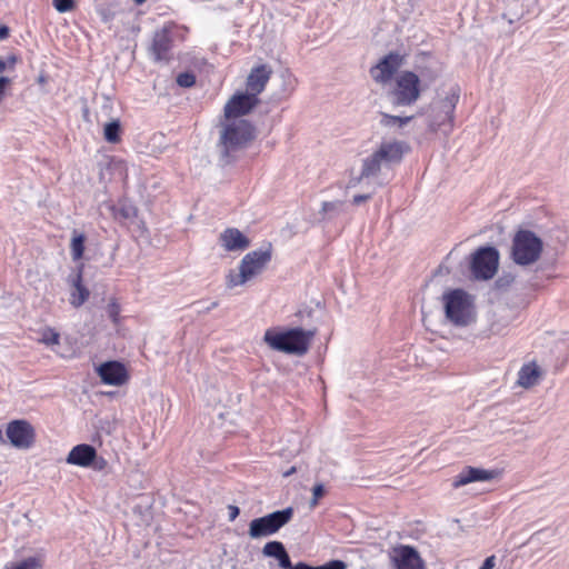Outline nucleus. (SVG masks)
Returning <instances> with one entry per match:
<instances>
[{"label": "nucleus", "mask_w": 569, "mask_h": 569, "mask_svg": "<svg viewBox=\"0 0 569 569\" xmlns=\"http://www.w3.org/2000/svg\"><path fill=\"white\" fill-rule=\"evenodd\" d=\"M120 129L121 127L119 120H112L107 123L103 129L106 140L109 142L117 141L119 139Z\"/></svg>", "instance_id": "cd10ccee"}, {"label": "nucleus", "mask_w": 569, "mask_h": 569, "mask_svg": "<svg viewBox=\"0 0 569 569\" xmlns=\"http://www.w3.org/2000/svg\"><path fill=\"white\" fill-rule=\"evenodd\" d=\"M271 73L272 70L267 64H260L252 68L247 78L248 92L254 94V97H258V94L264 90Z\"/></svg>", "instance_id": "a211bd4d"}, {"label": "nucleus", "mask_w": 569, "mask_h": 569, "mask_svg": "<svg viewBox=\"0 0 569 569\" xmlns=\"http://www.w3.org/2000/svg\"><path fill=\"white\" fill-rule=\"evenodd\" d=\"M259 103V98L250 92L236 93L224 104L223 114L227 120L249 113Z\"/></svg>", "instance_id": "4468645a"}, {"label": "nucleus", "mask_w": 569, "mask_h": 569, "mask_svg": "<svg viewBox=\"0 0 569 569\" xmlns=\"http://www.w3.org/2000/svg\"><path fill=\"white\" fill-rule=\"evenodd\" d=\"M218 306L217 301H213L209 307L206 308L207 311H210L211 309H214Z\"/></svg>", "instance_id": "a18cd8bd"}, {"label": "nucleus", "mask_w": 569, "mask_h": 569, "mask_svg": "<svg viewBox=\"0 0 569 569\" xmlns=\"http://www.w3.org/2000/svg\"><path fill=\"white\" fill-rule=\"evenodd\" d=\"M345 210V202L341 200L323 201L319 210L320 221H330L339 217Z\"/></svg>", "instance_id": "393cba45"}, {"label": "nucleus", "mask_w": 569, "mask_h": 569, "mask_svg": "<svg viewBox=\"0 0 569 569\" xmlns=\"http://www.w3.org/2000/svg\"><path fill=\"white\" fill-rule=\"evenodd\" d=\"M541 372L536 363H527L518 372V383L523 388H530L538 383Z\"/></svg>", "instance_id": "5701e85b"}, {"label": "nucleus", "mask_w": 569, "mask_h": 569, "mask_svg": "<svg viewBox=\"0 0 569 569\" xmlns=\"http://www.w3.org/2000/svg\"><path fill=\"white\" fill-rule=\"evenodd\" d=\"M101 381L110 386H121L128 380L126 367L119 361H107L98 368Z\"/></svg>", "instance_id": "f3484780"}, {"label": "nucleus", "mask_w": 569, "mask_h": 569, "mask_svg": "<svg viewBox=\"0 0 569 569\" xmlns=\"http://www.w3.org/2000/svg\"><path fill=\"white\" fill-rule=\"evenodd\" d=\"M229 511V520L233 521L240 513V509L237 506L230 505L228 506Z\"/></svg>", "instance_id": "a19ab883"}, {"label": "nucleus", "mask_w": 569, "mask_h": 569, "mask_svg": "<svg viewBox=\"0 0 569 569\" xmlns=\"http://www.w3.org/2000/svg\"><path fill=\"white\" fill-rule=\"evenodd\" d=\"M496 565V557L490 556L485 559L481 567L479 569H492Z\"/></svg>", "instance_id": "ea45409f"}, {"label": "nucleus", "mask_w": 569, "mask_h": 569, "mask_svg": "<svg viewBox=\"0 0 569 569\" xmlns=\"http://www.w3.org/2000/svg\"><path fill=\"white\" fill-rule=\"evenodd\" d=\"M325 492L326 490L323 485H316L312 489V499L310 501V506L316 507L318 505L319 499L323 497Z\"/></svg>", "instance_id": "c9c22d12"}, {"label": "nucleus", "mask_w": 569, "mask_h": 569, "mask_svg": "<svg viewBox=\"0 0 569 569\" xmlns=\"http://www.w3.org/2000/svg\"><path fill=\"white\" fill-rule=\"evenodd\" d=\"M138 4L143 3L146 0H134Z\"/></svg>", "instance_id": "09e8293b"}, {"label": "nucleus", "mask_w": 569, "mask_h": 569, "mask_svg": "<svg viewBox=\"0 0 569 569\" xmlns=\"http://www.w3.org/2000/svg\"><path fill=\"white\" fill-rule=\"evenodd\" d=\"M59 339V333L51 328H47L41 336V342H43L47 346L58 345Z\"/></svg>", "instance_id": "c756f323"}, {"label": "nucleus", "mask_w": 569, "mask_h": 569, "mask_svg": "<svg viewBox=\"0 0 569 569\" xmlns=\"http://www.w3.org/2000/svg\"><path fill=\"white\" fill-rule=\"evenodd\" d=\"M107 313L112 322L117 325L119 322L120 306L114 300L110 301L107 307Z\"/></svg>", "instance_id": "72a5a7b5"}, {"label": "nucleus", "mask_w": 569, "mask_h": 569, "mask_svg": "<svg viewBox=\"0 0 569 569\" xmlns=\"http://www.w3.org/2000/svg\"><path fill=\"white\" fill-rule=\"evenodd\" d=\"M313 336V330H303L302 328H292L284 331L269 329L264 332L263 340L273 350L301 356L308 351Z\"/></svg>", "instance_id": "f03ea898"}, {"label": "nucleus", "mask_w": 569, "mask_h": 569, "mask_svg": "<svg viewBox=\"0 0 569 569\" xmlns=\"http://www.w3.org/2000/svg\"><path fill=\"white\" fill-rule=\"evenodd\" d=\"M264 557L274 558L282 569H347V563L342 560H330L321 566H311L305 561L292 565L290 556L281 541L272 540L262 548Z\"/></svg>", "instance_id": "423d86ee"}, {"label": "nucleus", "mask_w": 569, "mask_h": 569, "mask_svg": "<svg viewBox=\"0 0 569 569\" xmlns=\"http://www.w3.org/2000/svg\"><path fill=\"white\" fill-rule=\"evenodd\" d=\"M412 116L410 117H399V116H390L387 113H382L381 122L386 126H399L402 127L412 120Z\"/></svg>", "instance_id": "c85d7f7f"}, {"label": "nucleus", "mask_w": 569, "mask_h": 569, "mask_svg": "<svg viewBox=\"0 0 569 569\" xmlns=\"http://www.w3.org/2000/svg\"><path fill=\"white\" fill-rule=\"evenodd\" d=\"M52 4L58 12L64 13L74 8L73 0H53Z\"/></svg>", "instance_id": "473e14b6"}, {"label": "nucleus", "mask_w": 569, "mask_h": 569, "mask_svg": "<svg viewBox=\"0 0 569 569\" xmlns=\"http://www.w3.org/2000/svg\"><path fill=\"white\" fill-rule=\"evenodd\" d=\"M420 79L412 71H402L396 77L395 86L389 92L393 106L413 104L420 97Z\"/></svg>", "instance_id": "1a4fd4ad"}, {"label": "nucleus", "mask_w": 569, "mask_h": 569, "mask_svg": "<svg viewBox=\"0 0 569 569\" xmlns=\"http://www.w3.org/2000/svg\"><path fill=\"white\" fill-rule=\"evenodd\" d=\"M110 209L113 218L120 223L132 221L138 212L137 208L127 201H120L111 206Z\"/></svg>", "instance_id": "b1692460"}, {"label": "nucleus", "mask_w": 569, "mask_h": 569, "mask_svg": "<svg viewBox=\"0 0 569 569\" xmlns=\"http://www.w3.org/2000/svg\"><path fill=\"white\" fill-rule=\"evenodd\" d=\"M40 565L38 559L30 557L17 563L13 569H38Z\"/></svg>", "instance_id": "f704fd0d"}, {"label": "nucleus", "mask_w": 569, "mask_h": 569, "mask_svg": "<svg viewBox=\"0 0 569 569\" xmlns=\"http://www.w3.org/2000/svg\"><path fill=\"white\" fill-rule=\"evenodd\" d=\"M9 83V79L6 77H0V100L3 97L4 88Z\"/></svg>", "instance_id": "79ce46f5"}, {"label": "nucleus", "mask_w": 569, "mask_h": 569, "mask_svg": "<svg viewBox=\"0 0 569 569\" xmlns=\"http://www.w3.org/2000/svg\"><path fill=\"white\" fill-rule=\"evenodd\" d=\"M499 472L497 470H487L476 467H465L455 478L452 486L455 488L463 487L471 482L490 481L495 479Z\"/></svg>", "instance_id": "dca6fc26"}, {"label": "nucleus", "mask_w": 569, "mask_h": 569, "mask_svg": "<svg viewBox=\"0 0 569 569\" xmlns=\"http://www.w3.org/2000/svg\"><path fill=\"white\" fill-rule=\"evenodd\" d=\"M172 47V38L169 28L157 30L153 36L151 51L157 61H168L170 59V50Z\"/></svg>", "instance_id": "aec40b11"}, {"label": "nucleus", "mask_w": 569, "mask_h": 569, "mask_svg": "<svg viewBox=\"0 0 569 569\" xmlns=\"http://www.w3.org/2000/svg\"><path fill=\"white\" fill-rule=\"evenodd\" d=\"M442 300L446 317L450 322L456 326L469 323L472 298L468 292L463 289H452L443 293Z\"/></svg>", "instance_id": "0eeeda50"}, {"label": "nucleus", "mask_w": 569, "mask_h": 569, "mask_svg": "<svg viewBox=\"0 0 569 569\" xmlns=\"http://www.w3.org/2000/svg\"><path fill=\"white\" fill-rule=\"evenodd\" d=\"M362 179H368L367 177H362V171L360 172V176L358 177H352L348 183H347V189H351V188H356Z\"/></svg>", "instance_id": "58836bf2"}, {"label": "nucleus", "mask_w": 569, "mask_h": 569, "mask_svg": "<svg viewBox=\"0 0 569 569\" xmlns=\"http://www.w3.org/2000/svg\"><path fill=\"white\" fill-rule=\"evenodd\" d=\"M141 147L148 148L150 144H140Z\"/></svg>", "instance_id": "8fccbe9b"}, {"label": "nucleus", "mask_w": 569, "mask_h": 569, "mask_svg": "<svg viewBox=\"0 0 569 569\" xmlns=\"http://www.w3.org/2000/svg\"><path fill=\"white\" fill-rule=\"evenodd\" d=\"M293 508L287 507L250 521L248 535L251 539H260L277 533L293 517Z\"/></svg>", "instance_id": "6e6552de"}, {"label": "nucleus", "mask_w": 569, "mask_h": 569, "mask_svg": "<svg viewBox=\"0 0 569 569\" xmlns=\"http://www.w3.org/2000/svg\"><path fill=\"white\" fill-rule=\"evenodd\" d=\"M459 90L451 88L430 103L426 112V123L431 131L449 133L453 128V113L459 101Z\"/></svg>", "instance_id": "f257e3e1"}, {"label": "nucleus", "mask_w": 569, "mask_h": 569, "mask_svg": "<svg viewBox=\"0 0 569 569\" xmlns=\"http://www.w3.org/2000/svg\"><path fill=\"white\" fill-rule=\"evenodd\" d=\"M405 56L398 52H390L385 56L373 68L370 70L372 79L381 84L388 83L395 73L403 66Z\"/></svg>", "instance_id": "ddd939ff"}, {"label": "nucleus", "mask_w": 569, "mask_h": 569, "mask_svg": "<svg viewBox=\"0 0 569 569\" xmlns=\"http://www.w3.org/2000/svg\"><path fill=\"white\" fill-rule=\"evenodd\" d=\"M0 441H1V442H4V441H6L1 429H0Z\"/></svg>", "instance_id": "de8ad7c7"}, {"label": "nucleus", "mask_w": 569, "mask_h": 569, "mask_svg": "<svg viewBox=\"0 0 569 569\" xmlns=\"http://www.w3.org/2000/svg\"><path fill=\"white\" fill-rule=\"evenodd\" d=\"M372 192L371 193H365V194H356L353 196L351 202L352 204L355 206H360L361 203L370 200L372 198Z\"/></svg>", "instance_id": "4c0bfd02"}, {"label": "nucleus", "mask_w": 569, "mask_h": 569, "mask_svg": "<svg viewBox=\"0 0 569 569\" xmlns=\"http://www.w3.org/2000/svg\"><path fill=\"white\" fill-rule=\"evenodd\" d=\"M295 472H296V467H291L288 471H286V472L283 473V476H284V477H289V476H291V475H292V473H295Z\"/></svg>", "instance_id": "c03bdc74"}, {"label": "nucleus", "mask_w": 569, "mask_h": 569, "mask_svg": "<svg viewBox=\"0 0 569 569\" xmlns=\"http://www.w3.org/2000/svg\"><path fill=\"white\" fill-rule=\"evenodd\" d=\"M220 244L226 251H244L250 246V240L237 228H227L219 237Z\"/></svg>", "instance_id": "6ab92c4d"}, {"label": "nucleus", "mask_w": 569, "mask_h": 569, "mask_svg": "<svg viewBox=\"0 0 569 569\" xmlns=\"http://www.w3.org/2000/svg\"><path fill=\"white\" fill-rule=\"evenodd\" d=\"M96 458V448L88 443H81L74 446L68 457L67 462L83 468H88L92 465V460Z\"/></svg>", "instance_id": "412c9836"}, {"label": "nucleus", "mask_w": 569, "mask_h": 569, "mask_svg": "<svg viewBox=\"0 0 569 569\" xmlns=\"http://www.w3.org/2000/svg\"><path fill=\"white\" fill-rule=\"evenodd\" d=\"M9 37V28L6 26L0 27V40H4Z\"/></svg>", "instance_id": "37998d69"}, {"label": "nucleus", "mask_w": 569, "mask_h": 569, "mask_svg": "<svg viewBox=\"0 0 569 569\" xmlns=\"http://www.w3.org/2000/svg\"><path fill=\"white\" fill-rule=\"evenodd\" d=\"M6 436L17 449H29L36 441V430L27 420H12L7 425Z\"/></svg>", "instance_id": "f8f14e48"}, {"label": "nucleus", "mask_w": 569, "mask_h": 569, "mask_svg": "<svg viewBox=\"0 0 569 569\" xmlns=\"http://www.w3.org/2000/svg\"><path fill=\"white\" fill-rule=\"evenodd\" d=\"M69 283L71 286L70 303L74 308H80L90 297L89 289L82 283L81 271L70 276Z\"/></svg>", "instance_id": "4be33fe9"}, {"label": "nucleus", "mask_w": 569, "mask_h": 569, "mask_svg": "<svg viewBox=\"0 0 569 569\" xmlns=\"http://www.w3.org/2000/svg\"><path fill=\"white\" fill-rule=\"evenodd\" d=\"M392 562L396 569H425V561L412 546L402 545L395 548Z\"/></svg>", "instance_id": "2eb2a0df"}, {"label": "nucleus", "mask_w": 569, "mask_h": 569, "mask_svg": "<svg viewBox=\"0 0 569 569\" xmlns=\"http://www.w3.org/2000/svg\"><path fill=\"white\" fill-rule=\"evenodd\" d=\"M542 250L543 242L533 231L520 229L512 238L510 258L518 266H529L540 259Z\"/></svg>", "instance_id": "20e7f679"}, {"label": "nucleus", "mask_w": 569, "mask_h": 569, "mask_svg": "<svg viewBox=\"0 0 569 569\" xmlns=\"http://www.w3.org/2000/svg\"><path fill=\"white\" fill-rule=\"evenodd\" d=\"M515 276L512 273H502L495 282V286L499 290L508 289L515 282Z\"/></svg>", "instance_id": "7c9ffc66"}, {"label": "nucleus", "mask_w": 569, "mask_h": 569, "mask_svg": "<svg viewBox=\"0 0 569 569\" xmlns=\"http://www.w3.org/2000/svg\"><path fill=\"white\" fill-rule=\"evenodd\" d=\"M247 144H219L220 164L228 166L232 163Z\"/></svg>", "instance_id": "a878e982"}, {"label": "nucleus", "mask_w": 569, "mask_h": 569, "mask_svg": "<svg viewBox=\"0 0 569 569\" xmlns=\"http://www.w3.org/2000/svg\"><path fill=\"white\" fill-rule=\"evenodd\" d=\"M500 253L497 248L486 246L478 248L471 256L470 270L476 280H490L499 267Z\"/></svg>", "instance_id": "9d476101"}, {"label": "nucleus", "mask_w": 569, "mask_h": 569, "mask_svg": "<svg viewBox=\"0 0 569 569\" xmlns=\"http://www.w3.org/2000/svg\"><path fill=\"white\" fill-rule=\"evenodd\" d=\"M260 138V131L248 120L230 119L222 127L220 142H250Z\"/></svg>", "instance_id": "9b49d317"}, {"label": "nucleus", "mask_w": 569, "mask_h": 569, "mask_svg": "<svg viewBox=\"0 0 569 569\" xmlns=\"http://www.w3.org/2000/svg\"><path fill=\"white\" fill-rule=\"evenodd\" d=\"M409 151V144H380L377 151L362 160V177H376L382 166L399 163Z\"/></svg>", "instance_id": "39448f33"}, {"label": "nucleus", "mask_w": 569, "mask_h": 569, "mask_svg": "<svg viewBox=\"0 0 569 569\" xmlns=\"http://www.w3.org/2000/svg\"><path fill=\"white\" fill-rule=\"evenodd\" d=\"M84 242H86L84 234L79 233L74 230L73 237L71 239V244H70L71 257L74 261L82 258L83 251H84Z\"/></svg>", "instance_id": "bb28decb"}, {"label": "nucleus", "mask_w": 569, "mask_h": 569, "mask_svg": "<svg viewBox=\"0 0 569 569\" xmlns=\"http://www.w3.org/2000/svg\"><path fill=\"white\" fill-rule=\"evenodd\" d=\"M6 66V62L3 60H0V72L4 71Z\"/></svg>", "instance_id": "49530a36"}, {"label": "nucleus", "mask_w": 569, "mask_h": 569, "mask_svg": "<svg viewBox=\"0 0 569 569\" xmlns=\"http://www.w3.org/2000/svg\"><path fill=\"white\" fill-rule=\"evenodd\" d=\"M271 243H268L266 248L248 252L240 261L239 272L230 270L227 276V286L229 288L242 286L251 278L260 274L271 261Z\"/></svg>", "instance_id": "7ed1b4c3"}, {"label": "nucleus", "mask_w": 569, "mask_h": 569, "mask_svg": "<svg viewBox=\"0 0 569 569\" xmlns=\"http://www.w3.org/2000/svg\"><path fill=\"white\" fill-rule=\"evenodd\" d=\"M177 83L182 88H190L196 83V76L192 72H182L178 74Z\"/></svg>", "instance_id": "2f4dec72"}, {"label": "nucleus", "mask_w": 569, "mask_h": 569, "mask_svg": "<svg viewBox=\"0 0 569 569\" xmlns=\"http://www.w3.org/2000/svg\"><path fill=\"white\" fill-rule=\"evenodd\" d=\"M107 466H108L107 460L103 457H99L96 453V458H94V460H92V465L90 467L97 471H102L107 468Z\"/></svg>", "instance_id": "e433bc0d"}]
</instances>
